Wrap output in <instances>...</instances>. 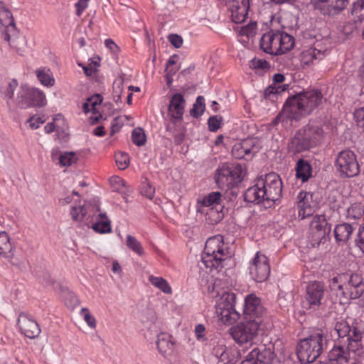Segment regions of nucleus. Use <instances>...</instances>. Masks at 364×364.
<instances>
[{"label": "nucleus", "mask_w": 364, "mask_h": 364, "mask_svg": "<svg viewBox=\"0 0 364 364\" xmlns=\"http://www.w3.org/2000/svg\"><path fill=\"white\" fill-rule=\"evenodd\" d=\"M46 122V118L44 116L35 117L34 116L31 117L28 119V122L30 123V127L33 129H37L39 127L40 124H43Z\"/></svg>", "instance_id": "obj_59"}, {"label": "nucleus", "mask_w": 364, "mask_h": 364, "mask_svg": "<svg viewBox=\"0 0 364 364\" xmlns=\"http://www.w3.org/2000/svg\"><path fill=\"white\" fill-rule=\"evenodd\" d=\"M331 225L323 214L316 215L310 223L309 240L313 247L325 243L329 239Z\"/></svg>", "instance_id": "obj_11"}, {"label": "nucleus", "mask_w": 364, "mask_h": 364, "mask_svg": "<svg viewBox=\"0 0 364 364\" xmlns=\"http://www.w3.org/2000/svg\"><path fill=\"white\" fill-rule=\"evenodd\" d=\"M257 23L256 22H251L248 23L247 25L243 26L240 29V35L245 36L248 38H252L255 36L257 32Z\"/></svg>", "instance_id": "obj_51"}, {"label": "nucleus", "mask_w": 364, "mask_h": 364, "mask_svg": "<svg viewBox=\"0 0 364 364\" xmlns=\"http://www.w3.org/2000/svg\"><path fill=\"white\" fill-rule=\"evenodd\" d=\"M21 333L29 338H36L41 333L39 324L36 320H17Z\"/></svg>", "instance_id": "obj_25"}, {"label": "nucleus", "mask_w": 364, "mask_h": 364, "mask_svg": "<svg viewBox=\"0 0 364 364\" xmlns=\"http://www.w3.org/2000/svg\"><path fill=\"white\" fill-rule=\"evenodd\" d=\"M223 243L220 238L210 237L205 242L200 262L206 269H219L223 267L225 260Z\"/></svg>", "instance_id": "obj_6"}, {"label": "nucleus", "mask_w": 364, "mask_h": 364, "mask_svg": "<svg viewBox=\"0 0 364 364\" xmlns=\"http://www.w3.org/2000/svg\"><path fill=\"white\" fill-rule=\"evenodd\" d=\"M317 54L319 55H321L320 50L315 48H310L303 52L302 60L304 63L307 65L310 63H313L314 60H316L318 58L316 56Z\"/></svg>", "instance_id": "obj_49"}, {"label": "nucleus", "mask_w": 364, "mask_h": 364, "mask_svg": "<svg viewBox=\"0 0 364 364\" xmlns=\"http://www.w3.org/2000/svg\"><path fill=\"white\" fill-rule=\"evenodd\" d=\"M355 243L363 252H364V224L359 228Z\"/></svg>", "instance_id": "obj_60"}, {"label": "nucleus", "mask_w": 364, "mask_h": 364, "mask_svg": "<svg viewBox=\"0 0 364 364\" xmlns=\"http://www.w3.org/2000/svg\"><path fill=\"white\" fill-rule=\"evenodd\" d=\"M124 81L122 79H117L113 82V100L116 103L121 102L123 92Z\"/></svg>", "instance_id": "obj_46"}, {"label": "nucleus", "mask_w": 364, "mask_h": 364, "mask_svg": "<svg viewBox=\"0 0 364 364\" xmlns=\"http://www.w3.org/2000/svg\"><path fill=\"white\" fill-rule=\"evenodd\" d=\"M355 328H357L361 331L358 326L357 322L353 323L352 326H350L346 320H341L335 325V330L336 331L338 336L341 338L346 337V340L343 341L346 343H350L351 341L355 340V337L353 334V330Z\"/></svg>", "instance_id": "obj_24"}, {"label": "nucleus", "mask_w": 364, "mask_h": 364, "mask_svg": "<svg viewBox=\"0 0 364 364\" xmlns=\"http://www.w3.org/2000/svg\"><path fill=\"white\" fill-rule=\"evenodd\" d=\"M232 5L237 7L240 6H250V0H227V6L232 7Z\"/></svg>", "instance_id": "obj_63"}, {"label": "nucleus", "mask_w": 364, "mask_h": 364, "mask_svg": "<svg viewBox=\"0 0 364 364\" xmlns=\"http://www.w3.org/2000/svg\"><path fill=\"white\" fill-rule=\"evenodd\" d=\"M325 102L326 99L320 90L303 91L287 98L283 106L282 114L287 119L298 121L310 114Z\"/></svg>", "instance_id": "obj_1"}, {"label": "nucleus", "mask_w": 364, "mask_h": 364, "mask_svg": "<svg viewBox=\"0 0 364 364\" xmlns=\"http://www.w3.org/2000/svg\"><path fill=\"white\" fill-rule=\"evenodd\" d=\"M126 244L129 249L138 255L143 256L144 255V250L141 242L134 236L131 235H127Z\"/></svg>", "instance_id": "obj_40"}, {"label": "nucleus", "mask_w": 364, "mask_h": 364, "mask_svg": "<svg viewBox=\"0 0 364 364\" xmlns=\"http://www.w3.org/2000/svg\"><path fill=\"white\" fill-rule=\"evenodd\" d=\"M87 100L91 103L92 109L95 111L96 109V106L102 103L103 97L101 95L96 94L88 98Z\"/></svg>", "instance_id": "obj_61"}, {"label": "nucleus", "mask_w": 364, "mask_h": 364, "mask_svg": "<svg viewBox=\"0 0 364 364\" xmlns=\"http://www.w3.org/2000/svg\"><path fill=\"white\" fill-rule=\"evenodd\" d=\"M77 160V157L75 152H65L62 154L59 157V162L61 166H70L73 163H75Z\"/></svg>", "instance_id": "obj_47"}, {"label": "nucleus", "mask_w": 364, "mask_h": 364, "mask_svg": "<svg viewBox=\"0 0 364 364\" xmlns=\"http://www.w3.org/2000/svg\"><path fill=\"white\" fill-rule=\"evenodd\" d=\"M143 325L147 328V331L144 332V337L147 341H153L154 336L158 338V335L161 333L156 321L145 320Z\"/></svg>", "instance_id": "obj_35"}, {"label": "nucleus", "mask_w": 364, "mask_h": 364, "mask_svg": "<svg viewBox=\"0 0 364 364\" xmlns=\"http://www.w3.org/2000/svg\"><path fill=\"white\" fill-rule=\"evenodd\" d=\"M323 136L320 126L308 124L296 132L288 144V151L293 154L309 151L320 144Z\"/></svg>", "instance_id": "obj_3"}, {"label": "nucleus", "mask_w": 364, "mask_h": 364, "mask_svg": "<svg viewBox=\"0 0 364 364\" xmlns=\"http://www.w3.org/2000/svg\"><path fill=\"white\" fill-rule=\"evenodd\" d=\"M326 291L325 285L321 282H309L306 287V299L310 305L319 306Z\"/></svg>", "instance_id": "obj_20"}, {"label": "nucleus", "mask_w": 364, "mask_h": 364, "mask_svg": "<svg viewBox=\"0 0 364 364\" xmlns=\"http://www.w3.org/2000/svg\"><path fill=\"white\" fill-rule=\"evenodd\" d=\"M354 228L347 223L336 225L334 228V236L336 242H346L350 239Z\"/></svg>", "instance_id": "obj_26"}, {"label": "nucleus", "mask_w": 364, "mask_h": 364, "mask_svg": "<svg viewBox=\"0 0 364 364\" xmlns=\"http://www.w3.org/2000/svg\"><path fill=\"white\" fill-rule=\"evenodd\" d=\"M259 331V323L257 320H245L229 329L233 340L239 345L251 343Z\"/></svg>", "instance_id": "obj_10"}, {"label": "nucleus", "mask_w": 364, "mask_h": 364, "mask_svg": "<svg viewBox=\"0 0 364 364\" xmlns=\"http://www.w3.org/2000/svg\"><path fill=\"white\" fill-rule=\"evenodd\" d=\"M243 314L250 318H259L267 316V309L262 304L260 298L251 294L246 296L244 303Z\"/></svg>", "instance_id": "obj_16"}, {"label": "nucleus", "mask_w": 364, "mask_h": 364, "mask_svg": "<svg viewBox=\"0 0 364 364\" xmlns=\"http://www.w3.org/2000/svg\"><path fill=\"white\" fill-rule=\"evenodd\" d=\"M262 146L257 138L249 137L234 144L232 148V156L237 159H252Z\"/></svg>", "instance_id": "obj_13"}, {"label": "nucleus", "mask_w": 364, "mask_h": 364, "mask_svg": "<svg viewBox=\"0 0 364 364\" xmlns=\"http://www.w3.org/2000/svg\"><path fill=\"white\" fill-rule=\"evenodd\" d=\"M218 361V363H222L223 364H232L233 356L230 355V351L226 349L225 351H222L220 357Z\"/></svg>", "instance_id": "obj_57"}, {"label": "nucleus", "mask_w": 364, "mask_h": 364, "mask_svg": "<svg viewBox=\"0 0 364 364\" xmlns=\"http://www.w3.org/2000/svg\"><path fill=\"white\" fill-rule=\"evenodd\" d=\"M223 117L220 116H211L208 120V126L209 131L212 132H217L221 127Z\"/></svg>", "instance_id": "obj_50"}, {"label": "nucleus", "mask_w": 364, "mask_h": 364, "mask_svg": "<svg viewBox=\"0 0 364 364\" xmlns=\"http://www.w3.org/2000/svg\"><path fill=\"white\" fill-rule=\"evenodd\" d=\"M156 344L159 353L164 358L172 355L175 343L169 333L166 332L160 333V334L158 335Z\"/></svg>", "instance_id": "obj_21"}, {"label": "nucleus", "mask_w": 364, "mask_h": 364, "mask_svg": "<svg viewBox=\"0 0 364 364\" xmlns=\"http://www.w3.org/2000/svg\"><path fill=\"white\" fill-rule=\"evenodd\" d=\"M178 58V55L174 54L169 58L166 63L165 72L168 73V77L173 76L179 69L178 68H171L173 65H176Z\"/></svg>", "instance_id": "obj_52"}, {"label": "nucleus", "mask_w": 364, "mask_h": 364, "mask_svg": "<svg viewBox=\"0 0 364 364\" xmlns=\"http://www.w3.org/2000/svg\"><path fill=\"white\" fill-rule=\"evenodd\" d=\"M87 3L85 1L78 0V1L75 4L76 8V14L77 16H80L82 11L87 8Z\"/></svg>", "instance_id": "obj_64"}, {"label": "nucleus", "mask_w": 364, "mask_h": 364, "mask_svg": "<svg viewBox=\"0 0 364 364\" xmlns=\"http://www.w3.org/2000/svg\"><path fill=\"white\" fill-rule=\"evenodd\" d=\"M274 343L266 336L262 343L252 349L241 364H271L274 354Z\"/></svg>", "instance_id": "obj_9"}, {"label": "nucleus", "mask_w": 364, "mask_h": 364, "mask_svg": "<svg viewBox=\"0 0 364 364\" xmlns=\"http://www.w3.org/2000/svg\"><path fill=\"white\" fill-rule=\"evenodd\" d=\"M245 172L241 164H223L216 170L215 181L220 189H230L237 186L243 180Z\"/></svg>", "instance_id": "obj_5"}, {"label": "nucleus", "mask_w": 364, "mask_h": 364, "mask_svg": "<svg viewBox=\"0 0 364 364\" xmlns=\"http://www.w3.org/2000/svg\"><path fill=\"white\" fill-rule=\"evenodd\" d=\"M70 214L73 220L81 222L87 214V210L84 205L73 206L71 209Z\"/></svg>", "instance_id": "obj_48"}, {"label": "nucleus", "mask_w": 364, "mask_h": 364, "mask_svg": "<svg viewBox=\"0 0 364 364\" xmlns=\"http://www.w3.org/2000/svg\"><path fill=\"white\" fill-rule=\"evenodd\" d=\"M352 20L355 22H362L364 20V1L357 0L350 8Z\"/></svg>", "instance_id": "obj_36"}, {"label": "nucleus", "mask_w": 364, "mask_h": 364, "mask_svg": "<svg viewBox=\"0 0 364 364\" xmlns=\"http://www.w3.org/2000/svg\"><path fill=\"white\" fill-rule=\"evenodd\" d=\"M312 196L311 193L306 191H301L297 196L299 217L301 219L311 216L314 213V208L310 204Z\"/></svg>", "instance_id": "obj_22"}, {"label": "nucleus", "mask_w": 364, "mask_h": 364, "mask_svg": "<svg viewBox=\"0 0 364 364\" xmlns=\"http://www.w3.org/2000/svg\"><path fill=\"white\" fill-rule=\"evenodd\" d=\"M223 206L219 207L220 210L217 208H210L205 214V220L210 225L218 224L222 220L224 214L222 212Z\"/></svg>", "instance_id": "obj_37"}, {"label": "nucleus", "mask_w": 364, "mask_h": 364, "mask_svg": "<svg viewBox=\"0 0 364 364\" xmlns=\"http://www.w3.org/2000/svg\"><path fill=\"white\" fill-rule=\"evenodd\" d=\"M349 0H317L314 6L323 15L334 16L342 11Z\"/></svg>", "instance_id": "obj_17"}, {"label": "nucleus", "mask_w": 364, "mask_h": 364, "mask_svg": "<svg viewBox=\"0 0 364 364\" xmlns=\"http://www.w3.org/2000/svg\"><path fill=\"white\" fill-rule=\"evenodd\" d=\"M329 287L336 293L341 304L358 299L364 293L363 279L358 273L338 274L329 280Z\"/></svg>", "instance_id": "obj_2"}, {"label": "nucleus", "mask_w": 364, "mask_h": 364, "mask_svg": "<svg viewBox=\"0 0 364 364\" xmlns=\"http://www.w3.org/2000/svg\"><path fill=\"white\" fill-rule=\"evenodd\" d=\"M205 109V99L203 96H198L193 108L191 109V114L195 118H199Z\"/></svg>", "instance_id": "obj_43"}, {"label": "nucleus", "mask_w": 364, "mask_h": 364, "mask_svg": "<svg viewBox=\"0 0 364 364\" xmlns=\"http://www.w3.org/2000/svg\"><path fill=\"white\" fill-rule=\"evenodd\" d=\"M353 117L357 126L362 128L364 133V107L355 109Z\"/></svg>", "instance_id": "obj_54"}, {"label": "nucleus", "mask_w": 364, "mask_h": 364, "mask_svg": "<svg viewBox=\"0 0 364 364\" xmlns=\"http://www.w3.org/2000/svg\"><path fill=\"white\" fill-rule=\"evenodd\" d=\"M92 228L95 232L100 234L111 232V223L107 218L106 213H100L98 215L97 221L92 225Z\"/></svg>", "instance_id": "obj_28"}, {"label": "nucleus", "mask_w": 364, "mask_h": 364, "mask_svg": "<svg viewBox=\"0 0 364 364\" xmlns=\"http://www.w3.org/2000/svg\"><path fill=\"white\" fill-rule=\"evenodd\" d=\"M327 336L323 331L312 333L300 340L296 346V355L301 363L314 362L326 348Z\"/></svg>", "instance_id": "obj_4"}, {"label": "nucleus", "mask_w": 364, "mask_h": 364, "mask_svg": "<svg viewBox=\"0 0 364 364\" xmlns=\"http://www.w3.org/2000/svg\"><path fill=\"white\" fill-rule=\"evenodd\" d=\"M122 127V124L119 123V118L115 117L111 122L110 127V136H113L114 134L119 132Z\"/></svg>", "instance_id": "obj_62"}, {"label": "nucleus", "mask_w": 364, "mask_h": 364, "mask_svg": "<svg viewBox=\"0 0 364 364\" xmlns=\"http://www.w3.org/2000/svg\"><path fill=\"white\" fill-rule=\"evenodd\" d=\"M312 168L309 161L299 159L296 166V176L302 182H306L311 176Z\"/></svg>", "instance_id": "obj_27"}, {"label": "nucleus", "mask_w": 364, "mask_h": 364, "mask_svg": "<svg viewBox=\"0 0 364 364\" xmlns=\"http://www.w3.org/2000/svg\"><path fill=\"white\" fill-rule=\"evenodd\" d=\"M261 184L257 180L255 185L247 188L244 193V200L246 202L259 204L263 203V205L267 207L265 196H262V189Z\"/></svg>", "instance_id": "obj_23"}, {"label": "nucleus", "mask_w": 364, "mask_h": 364, "mask_svg": "<svg viewBox=\"0 0 364 364\" xmlns=\"http://www.w3.org/2000/svg\"><path fill=\"white\" fill-rule=\"evenodd\" d=\"M46 104L44 93L38 89L22 85L16 97V105L21 109L43 107Z\"/></svg>", "instance_id": "obj_12"}, {"label": "nucleus", "mask_w": 364, "mask_h": 364, "mask_svg": "<svg viewBox=\"0 0 364 364\" xmlns=\"http://www.w3.org/2000/svg\"><path fill=\"white\" fill-rule=\"evenodd\" d=\"M36 75L41 83L46 86H53L55 80L51 76L50 70L39 69L36 70Z\"/></svg>", "instance_id": "obj_41"}, {"label": "nucleus", "mask_w": 364, "mask_h": 364, "mask_svg": "<svg viewBox=\"0 0 364 364\" xmlns=\"http://www.w3.org/2000/svg\"><path fill=\"white\" fill-rule=\"evenodd\" d=\"M364 215V205L360 203H354L346 210V218L357 220Z\"/></svg>", "instance_id": "obj_38"}, {"label": "nucleus", "mask_w": 364, "mask_h": 364, "mask_svg": "<svg viewBox=\"0 0 364 364\" xmlns=\"http://www.w3.org/2000/svg\"><path fill=\"white\" fill-rule=\"evenodd\" d=\"M114 157L116 164L120 170H124L128 167L129 164V156L128 154L119 151L115 154Z\"/></svg>", "instance_id": "obj_45"}, {"label": "nucleus", "mask_w": 364, "mask_h": 364, "mask_svg": "<svg viewBox=\"0 0 364 364\" xmlns=\"http://www.w3.org/2000/svg\"><path fill=\"white\" fill-rule=\"evenodd\" d=\"M13 246L6 232H0V255L7 258H13Z\"/></svg>", "instance_id": "obj_31"}, {"label": "nucleus", "mask_w": 364, "mask_h": 364, "mask_svg": "<svg viewBox=\"0 0 364 364\" xmlns=\"http://www.w3.org/2000/svg\"><path fill=\"white\" fill-rule=\"evenodd\" d=\"M250 274L257 282L265 281L270 274L268 258L259 252L256 253L250 266Z\"/></svg>", "instance_id": "obj_15"}, {"label": "nucleus", "mask_w": 364, "mask_h": 364, "mask_svg": "<svg viewBox=\"0 0 364 364\" xmlns=\"http://www.w3.org/2000/svg\"><path fill=\"white\" fill-rule=\"evenodd\" d=\"M279 39L280 47V49H279V55H282L293 48L295 41L292 36L279 31Z\"/></svg>", "instance_id": "obj_29"}, {"label": "nucleus", "mask_w": 364, "mask_h": 364, "mask_svg": "<svg viewBox=\"0 0 364 364\" xmlns=\"http://www.w3.org/2000/svg\"><path fill=\"white\" fill-rule=\"evenodd\" d=\"M358 22H355L353 21L346 22L341 29V33L347 38H349L356 30V23Z\"/></svg>", "instance_id": "obj_55"}, {"label": "nucleus", "mask_w": 364, "mask_h": 364, "mask_svg": "<svg viewBox=\"0 0 364 364\" xmlns=\"http://www.w3.org/2000/svg\"><path fill=\"white\" fill-rule=\"evenodd\" d=\"M141 193L149 199H152L154 196L155 188L149 182L144 181L141 185Z\"/></svg>", "instance_id": "obj_53"}, {"label": "nucleus", "mask_w": 364, "mask_h": 364, "mask_svg": "<svg viewBox=\"0 0 364 364\" xmlns=\"http://www.w3.org/2000/svg\"><path fill=\"white\" fill-rule=\"evenodd\" d=\"M0 24L4 26V29L2 31L4 39L10 44L11 36L16 34V24L13 17L5 19V22L1 20Z\"/></svg>", "instance_id": "obj_34"}, {"label": "nucleus", "mask_w": 364, "mask_h": 364, "mask_svg": "<svg viewBox=\"0 0 364 364\" xmlns=\"http://www.w3.org/2000/svg\"><path fill=\"white\" fill-rule=\"evenodd\" d=\"M231 13L232 21L235 23H241L244 22L247 17L250 6H239L235 7L232 5V7H228Z\"/></svg>", "instance_id": "obj_30"}, {"label": "nucleus", "mask_w": 364, "mask_h": 364, "mask_svg": "<svg viewBox=\"0 0 364 364\" xmlns=\"http://www.w3.org/2000/svg\"><path fill=\"white\" fill-rule=\"evenodd\" d=\"M288 87V85H269L264 91V95L266 99H269L270 100H274V97L284 92Z\"/></svg>", "instance_id": "obj_42"}, {"label": "nucleus", "mask_w": 364, "mask_h": 364, "mask_svg": "<svg viewBox=\"0 0 364 364\" xmlns=\"http://www.w3.org/2000/svg\"><path fill=\"white\" fill-rule=\"evenodd\" d=\"M334 166L341 178L357 176L360 171L357 156L349 149H343L337 154Z\"/></svg>", "instance_id": "obj_7"}, {"label": "nucleus", "mask_w": 364, "mask_h": 364, "mask_svg": "<svg viewBox=\"0 0 364 364\" xmlns=\"http://www.w3.org/2000/svg\"><path fill=\"white\" fill-rule=\"evenodd\" d=\"M170 43L176 48H179L183 45V38L178 34H170L168 36Z\"/></svg>", "instance_id": "obj_58"}, {"label": "nucleus", "mask_w": 364, "mask_h": 364, "mask_svg": "<svg viewBox=\"0 0 364 364\" xmlns=\"http://www.w3.org/2000/svg\"><path fill=\"white\" fill-rule=\"evenodd\" d=\"M279 31L270 30L267 33L263 34L259 41L260 48L266 53L279 55Z\"/></svg>", "instance_id": "obj_18"}, {"label": "nucleus", "mask_w": 364, "mask_h": 364, "mask_svg": "<svg viewBox=\"0 0 364 364\" xmlns=\"http://www.w3.org/2000/svg\"><path fill=\"white\" fill-rule=\"evenodd\" d=\"M61 297L63 299L65 305L68 309L70 310H73L80 304L79 300L76 295L67 288H61Z\"/></svg>", "instance_id": "obj_33"}, {"label": "nucleus", "mask_w": 364, "mask_h": 364, "mask_svg": "<svg viewBox=\"0 0 364 364\" xmlns=\"http://www.w3.org/2000/svg\"><path fill=\"white\" fill-rule=\"evenodd\" d=\"M132 142L138 146L144 145L146 142L144 130L141 127L134 129L132 132Z\"/></svg>", "instance_id": "obj_44"}, {"label": "nucleus", "mask_w": 364, "mask_h": 364, "mask_svg": "<svg viewBox=\"0 0 364 364\" xmlns=\"http://www.w3.org/2000/svg\"><path fill=\"white\" fill-rule=\"evenodd\" d=\"M149 281L150 283L162 291L165 294H171L172 289L167 281L161 277L149 276Z\"/></svg>", "instance_id": "obj_39"}, {"label": "nucleus", "mask_w": 364, "mask_h": 364, "mask_svg": "<svg viewBox=\"0 0 364 364\" xmlns=\"http://www.w3.org/2000/svg\"><path fill=\"white\" fill-rule=\"evenodd\" d=\"M18 86V82L16 79H13L8 85L6 90L4 92V97L8 100H11L14 97V90Z\"/></svg>", "instance_id": "obj_56"}, {"label": "nucleus", "mask_w": 364, "mask_h": 364, "mask_svg": "<svg viewBox=\"0 0 364 364\" xmlns=\"http://www.w3.org/2000/svg\"><path fill=\"white\" fill-rule=\"evenodd\" d=\"M236 295L232 292L223 294L220 301L215 306L218 318H239V314L235 309Z\"/></svg>", "instance_id": "obj_14"}, {"label": "nucleus", "mask_w": 364, "mask_h": 364, "mask_svg": "<svg viewBox=\"0 0 364 364\" xmlns=\"http://www.w3.org/2000/svg\"><path fill=\"white\" fill-rule=\"evenodd\" d=\"M259 180L262 189V196H265L267 207H271L279 200L282 194V182L279 176L274 172L265 175Z\"/></svg>", "instance_id": "obj_8"}, {"label": "nucleus", "mask_w": 364, "mask_h": 364, "mask_svg": "<svg viewBox=\"0 0 364 364\" xmlns=\"http://www.w3.org/2000/svg\"><path fill=\"white\" fill-rule=\"evenodd\" d=\"M186 100L181 93L172 95L168 107V113L171 116V120L176 124L183 119Z\"/></svg>", "instance_id": "obj_19"}, {"label": "nucleus", "mask_w": 364, "mask_h": 364, "mask_svg": "<svg viewBox=\"0 0 364 364\" xmlns=\"http://www.w3.org/2000/svg\"><path fill=\"white\" fill-rule=\"evenodd\" d=\"M223 195L219 191L211 192L205 196L201 200H198L205 207H220Z\"/></svg>", "instance_id": "obj_32"}]
</instances>
